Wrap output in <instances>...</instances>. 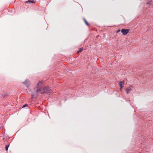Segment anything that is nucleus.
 Returning <instances> with one entry per match:
<instances>
[{
	"mask_svg": "<svg viewBox=\"0 0 153 153\" xmlns=\"http://www.w3.org/2000/svg\"><path fill=\"white\" fill-rule=\"evenodd\" d=\"M9 146V145H7L6 146H5V150L6 151H7L8 149V147Z\"/></svg>",
	"mask_w": 153,
	"mask_h": 153,
	"instance_id": "nucleus-10",
	"label": "nucleus"
},
{
	"mask_svg": "<svg viewBox=\"0 0 153 153\" xmlns=\"http://www.w3.org/2000/svg\"><path fill=\"white\" fill-rule=\"evenodd\" d=\"M150 2H147L146 3V4H150Z\"/></svg>",
	"mask_w": 153,
	"mask_h": 153,
	"instance_id": "nucleus-13",
	"label": "nucleus"
},
{
	"mask_svg": "<svg viewBox=\"0 0 153 153\" xmlns=\"http://www.w3.org/2000/svg\"><path fill=\"white\" fill-rule=\"evenodd\" d=\"M83 20H84V22H85L86 25H89V24L87 22V21L85 20V19L84 18L83 19Z\"/></svg>",
	"mask_w": 153,
	"mask_h": 153,
	"instance_id": "nucleus-9",
	"label": "nucleus"
},
{
	"mask_svg": "<svg viewBox=\"0 0 153 153\" xmlns=\"http://www.w3.org/2000/svg\"><path fill=\"white\" fill-rule=\"evenodd\" d=\"M23 83L24 85L26 86V87L27 88L29 87L30 84V82L28 79H26Z\"/></svg>",
	"mask_w": 153,
	"mask_h": 153,
	"instance_id": "nucleus-3",
	"label": "nucleus"
},
{
	"mask_svg": "<svg viewBox=\"0 0 153 153\" xmlns=\"http://www.w3.org/2000/svg\"><path fill=\"white\" fill-rule=\"evenodd\" d=\"M42 82L40 81H39V82H38V83L37 84V86H36V88H38L37 89L36 91V94H37L38 93V91L41 90V88H39V87H38V86L39 85H41L42 84Z\"/></svg>",
	"mask_w": 153,
	"mask_h": 153,
	"instance_id": "nucleus-4",
	"label": "nucleus"
},
{
	"mask_svg": "<svg viewBox=\"0 0 153 153\" xmlns=\"http://www.w3.org/2000/svg\"><path fill=\"white\" fill-rule=\"evenodd\" d=\"M6 95H7V94H4V96L5 97L6 96Z\"/></svg>",
	"mask_w": 153,
	"mask_h": 153,
	"instance_id": "nucleus-16",
	"label": "nucleus"
},
{
	"mask_svg": "<svg viewBox=\"0 0 153 153\" xmlns=\"http://www.w3.org/2000/svg\"><path fill=\"white\" fill-rule=\"evenodd\" d=\"M119 84L120 87V90H121L123 87V85L124 84V82H120L119 83Z\"/></svg>",
	"mask_w": 153,
	"mask_h": 153,
	"instance_id": "nucleus-5",
	"label": "nucleus"
},
{
	"mask_svg": "<svg viewBox=\"0 0 153 153\" xmlns=\"http://www.w3.org/2000/svg\"><path fill=\"white\" fill-rule=\"evenodd\" d=\"M131 88L130 87H128L126 89V92L128 94V93L131 91Z\"/></svg>",
	"mask_w": 153,
	"mask_h": 153,
	"instance_id": "nucleus-6",
	"label": "nucleus"
},
{
	"mask_svg": "<svg viewBox=\"0 0 153 153\" xmlns=\"http://www.w3.org/2000/svg\"><path fill=\"white\" fill-rule=\"evenodd\" d=\"M129 30V29L123 28L121 30V32L123 35H125L128 33Z\"/></svg>",
	"mask_w": 153,
	"mask_h": 153,
	"instance_id": "nucleus-2",
	"label": "nucleus"
},
{
	"mask_svg": "<svg viewBox=\"0 0 153 153\" xmlns=\"http://www.w3.org/2000/svg\"><path fill=\"white\" fill-rule=\"evenodd\" d=\"M41 89L45 91V93L49 94L52 92V90L49 87H44L43 88H41Z\"/></svg>",
	"mask_w": 153,
	"mask_h": 153,
	"instance_id": "nucleus-1",
	"label": "nucleus"
},
{
	"mask_svg": "<svg viewBox=\"0 0 153 153\" xmlns=\"http://www.w3.org/2000/svg\"><path fill=\"white\" fill-rule=\"evenodd\" d=\"M45 91H44V92H43L41 93V94H45Z\"/></svg>",
	"mask_w": 153,
	"mask_h": 153,
	"instance_id": "nucleus-14",
	"label": "nucleus"
},
{
	"mask_svg": "<svg viewBox=\"0 0 153 153\" xmlns=\"http://www.w3.org/2000/svg\"><path fill=\"white\" fill-rule=\"evenodd\" d=\"M83 50V49L82 48H80L79 49L78 51H77V53H79L80 52H81Z\"/></svg>",
	"mask_w": 153,
	"mask_h": 153,
	"instance_id": "nucleus-8",
	"label": "nucleus"
},
{
	"mask_svg": "<svg viewBox=\"0 0 153 153\" xmlns=\"http://www.w3.org/2000/svg\"><path fill=\"white\" fill-rule=\"evenodd\" d=\"M120 31V29H119V30H118L117 32V33H118V32H119Z\"/></svg>",
	"mask_w": 153,
	"mask_h": 153,
	"instance_id": "nucleus-15",
	"label": "nucleus"
},
{
	"mask_svg": "<svg viewBox=\"0 0 153 153\" xmlns=\"http://www.w3.org/2000/svg\"><path fill=\"white\" fill-rule=\"evenodd\" d=\"M32 98H34V94H32L31 95Z\"/></svg>",
	"mask_w": 153,
	"mask_h": 153,
	"instance_id": "nucleus-12",
	"label": "nucleus"
},
{
	"mask_svg": "<svg viewBox=\"0 0 153 153\" xmlns=\"http://www.w3.org/2000/svg\"><path fill=\"white\" fill-rule=\"evenodd\" d=\"M28 105L27 104H25L22 107V108L25 107L27 106Z\"/></svg>",
	"mask_w": 153,
	"mask_h": 153,
	"instance_id": "nucleus-11",
	"label": "nucleus"
},
{
	"mask_svg": "<svg viewBox=\"0 0 153 153\" xmlns=\"http://www.w3.org/2000/svg\"><path fill=\"white\" fill-rule=\"evenodd\" d=\"M27 3H35V1L33 0H32L31 1H27Z\"/></svg>",
	"mask_w": 153,
	"mask_h": 153,
	"instance_id": "nucleus-7",
	"label": "nucleus"
}]
</instances>
